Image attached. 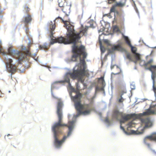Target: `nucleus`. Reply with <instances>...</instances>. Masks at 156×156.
Segmentation results:
<instances>
[{
  "instance_id": "f257e3e1",
  "label": "nucleus",
  "mask_w": 156,
  "mask_h": 156,
  "mask_svg": "<svg viewBox=\"0 0 156 156\" xmlns=\"http://www.w3.org/2000/svg\"><path fill=\"white\" fill-rule=\"evenodd\" d=\"M67 30L65 37L62 36L52 38L51 44L58 42L64 44H73V55L72 60L78 62L73 72H67L64 80L56 81L51 86L52 96L58 99L57 114L58 120L52 127L55 147H61L66 139L70 136L73 129L76 118L80 115L90 114L94 108L91 104L83 105L80 103L82 97L79 90L80 83L84 88L88 87V77L89 74L86 69L85 59L87 56L85 47H79L76 43L83 35H87L89 27H82L80 32L77 33L73 25H64Z\"/></svg>"
},
{
  "instance_id": "f03ea898",
  "label": "nucleus",
  "mask_w": 156,
  "mask_h": 156,
  "mask_svg": "<svg viewBox=\"0 0 156 156\" xmlns=\"http://www.w3.org/2000/svg\"><path fill=\"white\" fill-rule=\"evenodd\" d=\"M1 43L0 41V54L3 56L7 70L9 72L13 73L15 72L16 66L21 63L24 60L27 59V56L36 55L35 53L32 54L29 50L23 46L22 47V49L25 50L23 52L12 49L11 47L8 49L7 52L5 51L1 47Z\"/></svg>"
},
{
  "instance_id": "7ed1b4c3",
  "label": "nucleus",
  "mask_w": 156,
  "mask_h": 156,
  "mask_svg": "<svg viewBox=\"0 0 156 156\" xmlns=\"http://www.w3.org/2000/svg\"><path fill=\"white\" fill-rule=\"evenodd\" d=\"M152 102L149 108L146 110L143 113H140L136 114H133L137 119H140L141 122L145 124L144 128L142 129L141 131L136 132L133 130H131V133L127 132L124 129L123 127L122 126V124L127 121L133 115L129 114H124L122 113L119 112L118 110H116V119L120 121L121 129L126 135H129L130 134L138 135L142 134L144 131L145 129L146 128H148L151 126L153 124V122L151 120L150 118H144L143 116L148 115H156V105H153Z\"/></svg>"
},
{
  "instance_id": "20e7f679",
  "label": "nucleus",
  "mask_w": 156,
  "mask_h": 156,
  "mask_svg": "<svg viewBox=\"0 0 156 156\" xmlns=\"http://www.w3.org/2000/svg\"><path fill=\"white\" fill-rule=\"evenodd\" d=\"M127 58L129 60L133 61L136 64L139 62L140 66H144L146 69L149 70L151 72V77L153 80V88L155 95L156 97V65H151L153 61V59H151L146 63L144 61L142 60L140 55L137 57V58L132 59L130 55L129 54H127Z\"/></svg>"
},
{
  "instance_id": "39448f33",
  "label": "nucleus",
  "mask_w": 156,
  "mask_h": 156,
  "mask_svg": "<svg viewBox=\"0 0 156 156\" xmlns=\"http://www.w3.org/2000/svg\"><path fill=\"white\" fill-rule=\"evenodd\" d=\"M123 37L125 40L126 43L131 48V51L133 54V56H131V55L128 53H127L126 55H127V54H129L130 55L131 57L132 58V59H134L136 58H137V57L139 56L140 55L139 54L136 52L137 50L136 48L132 46L130 43V41L128 37L125 36H123Z\"/></svg>"
},
{
  "instance_id": "423d86ee",
  "label": "nucleus",
  "mask_w": 156,
  "mask_h": 156,
  "mask_svg": "<svg viewBox=\"0 0 156 156\" xmlns=\"http://www.w3.org/2000/svg\"><path fill=\"white\" fill-rule=\"evenodd\" d=\"M98 83L100 84L101 85V87H100L97 86L95 88V94L94 96L92 98L91 101H93L94 98L96 97V94L97 92L99 91H101L103 92L104 94H105V90L104 89V87L105 86V81L104 79L103 78L101 77L98 79Z\"/></svg>"
},
{
  "instance_id": "0eeeda50",
  "label": "nucleus",
  "mask_w": 156,
  "mask_h": 156,
  "mask_svg": "<svg viewBox=\"0 0 156 156\" xmlns=\"http://www.w3.org/2000/svg\"><path fill=\"white\" fill-rule=\"evenodd\" d=\"M104 42L106 43L108 45L111 46L112 49L108 48V54L113 53L114 51L115 50L120 51L122 49V47L120 44L112 46L110 44V41L107 39L104 40Z\"/></svg>"
},
{
  "instance_id": "6e6552de",
  "label": "nucleus",
  "mask_w": 156,
  "mask_h": 156,
  "mask_svg": "<svg viewBox=\"0 0 156 156\" xmlns=\"http://www.w3.org/2000/svg\"><path fill=\"white\" fill-rule=\"evenodd\" d=\"M149 140H154L156 141V133H154L151 135L146 136L144 140V142L148 147V148L151 150L150 144L148 142Z\"/></svg>"
},
{
  "instance_id": "1a4fd4ad",
  "label": "nucleus",
  "mask_w": 156,
  "mask_h": 156,
  "mask_svg": "<svg viewBox=\"0 0 156 156\" xmlns=\"http://www.w3.org/2000/svg\"><path fill=\"white\" fill-rule=\"evenodd\" d=\"M57 20V19H56L55 20V22H51L50 21L49 23L50 26V28L51 29L50 30V33L51 34V38L52 37H53V31H54L55 29V21Z\"/></svg>"
},
{
  "instance_id": "9d476101",
  "label": "nucleus",
  "mask_w": 156,
  "mask_h": 156,
  "mask_svg": "<svg viewBox=\"0 0 156 156\" xmlns=\"http://www.w3.org/2000/svg\"><path fill=\"white\" fill-rule=\"evenodd\" d=\"M32 18L31 16L29 15H27V16L24 17V22L26 24L30 22L31 21Z\"/></svg>"
},
{
  "instance_id": "9b49d317",
  "label": "nucleus",
  "mask_w": 156,
  "mask_h": 156,
  "mask_svg": "<svg viewBox=\"0 0 156 156\" xmlns=\"http://www.w3.org/2000/svg\"><path fill=\"white\" fill-rule=\"evenodd\" d=\"M58 5L59 7H64L67 5L65 0H58Z\"/></svg>"
},
{
  "instance_id": "f8f14e48",
  "label": "nucleus",
  "mask_w": 156,
  "mask_h": 156,
  "mask_svg": "<svg viewBox=\"0 0 156 156\" xmlns=\"http://www.w3.org/2000/svg\"><path fill=\"white\" fill-rule=\"evenodd\" d=\"M135 123L133 122L132 121L129 122L127 125V129L128 130H129L130 128H131L135 126Z\"/></svg>"
},
{
  "instance_id": "ddd939ff",
  "label": "nucleus",
  "mask_w": 156,
  "mask_h": 156,
  "mask_svg": "<svg viewBox=\"0 0 156 156\" xmlns=\"http://www.w3.org/2000/svg\"><path fill=\"white\" fill-rule=\"evenodd\" d=\"M104 122L106 124L107 126H110L112 123V121L109 120L108 118H106L104 121Z\"/></svg>"
},
{
  "instance_id": "4468645a",
  "label": "nucleus",
  "mask_w": 156,
  "mask_h": 156,
  "mask_svg": "<svg viewBox=\"0 0 156 156\" xmlns=\"http://www.w3.org/2000/svg\"><path fill=\"white\" fill-rule=\"evenodd\" d=\"M124 100V99H123V98L122 97V95L120 96V97H118L117 98V101L118 103H119L120 105L121 106H123V102Z\"/></svg>"
},
{
  "instance_id": "2eb2a0df",
  "label": "nucleus",
  "mask_w": 156,
  "mask_h": 156,
  "mask_svg": "<svg viewBox=\"0 0 156 156\" xmlns=\"http://www.w3.org/2000/svg\"><path fill=\"white\" fill-rule=\"evenodd\" d=\"M115 5L116 7H123L125 5V2H115Z\"/></svg>"
},
{
  "instance_id": "dca6fc26",
  "label": "nucleus",
  "mask_w": 156,
  "mask_h": 156,
  "mask_svg": "<svg viewBox=\"0 0 156 156\" xmlns=\"http://www.w3.org/2000/svg\"><path fill=\"white\" fill-rule=\"evenodd\" d=\"M113 31L114 32L117 33L120 32V31L118 27L115 25L113 27Z\"/></svg>"
},
{
  "instance_id": "f3484780",
  "label": "nucleus",
  "mask_w": 156,
  "mask_h": 156,
  "mask_svg": "<svg viewBox=\"0 0 156 156\" xmlns=\"http://www.w3.org/2000/svg\"><path fill=\"white\" fill-rule=\"evenodd\" d=\"M116 6L115 5V4L113 5L112 7L110 9V12H114L117 13L118 12L116 9Z\"/></svg>"
},
{
  "instance_id": "a211bd4d",
  "label": "nucleus",
  "mask_w": 156,
  "mask_h": 156,
  "mask_svg": "<svg viewBox=\"0 0 156 156\" xmlns=\"http://www.w3.org/2000/svg\"><path fill=\"white\" fill-rule=\"evenodd\" d=\"M39 48L40 49H47L48 48V47L47 44H45L43 45H40L39 46Z\"/></svg>"
},
{
  "instance_id": "6ab92c4d",
  "label": "nucleus",
  "mask_w": 156,
  "mask_h": 156,
  "mask_svg": "<svg viewBox=\"0 0 156 156\" xmlns=\"http://www.w3.org/2000/svg\"><path fill=\"white\" fill-rule=\"evenodd\" d=\"M130 87L132 90H134L136 88L135 83L134 82H132L130 84Z\"/></svg>"
},
{
  "instance_id": "aec40b11",
  "label": "nucleus",
  "mask_w": 156,
  "mask_h": 156,
  "mask_svg": "<svg viewBox=\"0 0 156 156\" xmlns=\"http://www.w3.org/2000/svg\"><path fill=\"white\" fill-rule=\"evenodd\" d=\"M100 47L102 53H104L106 50L105 48L101 45H100Z\"/></svg>"
},
{
  "instance_id": "412c9836",
  "label": "nucleus",
  "mask_w": 156,
  "mask_h": 156,
  "mask_svg": "<svg viewBox=\"0 0 156 156\" xmlns=\"http://www.w3.org/2000/svg\"><path fill=\"white\" fill-rule=\"evenodd\" d=\"M24 8L25 10L26 11V12H28L29 11L30 9L28 8V7L27 6H25Z\"/></svg>"
},
{
  "instance_id": "4be33fe9",
  "label": "nucleus",
  "mask_w": 156,
  "mask_h": 156,
  "mask_svg": "<svg viewBox=\"0 0 156 156\" xmlns=\"http://www.w3.org/2000/svg\"><path fill=\"white\" fill-rule=\"evenodd\" d=\"M108 3L109 4H111L113 2H115V1H112V0H108Z\"/></svg>"
},
{
  "instance_id": "5701e85b",
  "label": "nucleus",
  "mask_w": 156,
  "mask_h": 156,
  "mask_svg": "<svg viewBox=\"0 0 156 156\" xmlns=\"http://www.w3.org/2000/svg\"><path fill=\"white\" fill-rule=\"evenodd\" d=\"M102 36V34H100L99 35V40L100 41H101V37Z\"/></svg>"
},
{
  "instance_id": "b1692460",
  "label": "nucleus",
  "mask_w": 156,
  "mask_h": 156,
  "mask_svg": "<svg viewBox=\"0 0 156 156\" xmlns=\"http://www.w3.org/2000/svg\"><path fill=\"white\" fill-rule=\"evenodd\" d=\"M104 29H103L102 30L101 29V30H98V32H99V33H100V32H102L103 31H104Z\"/></svg>"
},
{
  "instance_id": "393cba45",
  "label": "nucleus",
  "mask_w": 156,
  "mask_h": 156,
  "mask_svg": "<svg viewBox=\"0 0 156 156\" xmlns=\"http://www.w3.org/2000/svg\"><path fill=\"white\" fill-rule=\"evenodd\" d=\"M115 66V65H111V68L112 69Z\"/></svg>"
},
{
  "instance_id": "a878e982",
  "label": "nucleus",
  "mask_w": 156,
  "mask_h": 156,
  "mask_svg": "<svg viewBox=\"0 0 156 156\" xmlns=\"http://www.w3.org/2000/svg\"><path fill=\"white\" fill-rule=\"evenodd\" d=\"M92 87V84L91 83H90V86L88 88L90 89Z\"/></svg>"
},
{
  "instance_id": "bb28decb",
  "label": "nucleus",
  "mask_w": 156,
  "mask_h": 156,
  "mask_svg": "<svg viewBox=\"0 0 156 156\" xmlns=\"http://www.w3.org/2000/svg\"><path fill=\"white\" fill-rule=\"evenodd\" d=\"M28 28H26V31L27 34V31H28Z\"/></svg>"
},
{
  "instance_id": "cd10ccee",
  "label": "nucleus",
  "mask_w": 156,
  "mask_h": 156,
  "mask_svg": "<svg viewBox=\"0 0 156 156\" xmlns=\"http://www.w3.org/2000/svg\"><path fill=\"white\" fill-rule=\"evenodd\" d=\"M30 44V41H29V43L28 44V48H29V45Z\"/></svg>"
},
{
  "instance_id": "c85d7f7f",
  "label": "nucleus",
  "mask_w": 156,
  "mask_h": 156,
  "mask_svg": "<svg viewBox=\"0 0 156 156\" xmlns=\"http://www.w3.org/2000/svg\"><path fill=\"white\" fill-rule=\"evenodd\" d=\"M141 100H143V101H146V100H147V99L144 98V99H141Z\"/></svg>"
},
{
  "instance_id": "c756f323",
  "label": "nucleus",
  "mask_w": 156,
  "mask_h": 156,
  "mask_svg": "<svg viewBox=\"0 0 156 156\" xmlns=\"http://www.w3.org/2000/svg\"><path fill=\"white\" fill-rule=\"evenodd\" d=\"M98 115H100V116H101V113H99Z\"/></svg>"
},
{
  "instance_id": "7c9ffc66",
  "label": "nucleus",
  "mask_w": 156,
  "mask_h": 156,
  "mask_svg": "<svg viewBox=\"0 0 156 156\" xmlns=\"http://www.w3.org/2000/svg\"><path fill=\"white\" fill-rule=\"evenodd\" d=\"M152 151H153V152L155 153L156 154V152H155V151L154 150H152Z\"/></svg>"
},
{
  "instance_id": "2f4dec72",
  "label": "nucleus",
  "mask_w": 156,
  "mask_h": 156,
  "mask_svg": "<svg viewBox=\"0 0 156 156\" xmlns=\"http://www.w3.org/2000/svg\"><path fill=\"white\" fill-rule=\"evenodd\" d=\"M132 0L133 1V2L135 5V2L133 0Z\"/></svg>"
},
{
  "instance_id": "473e14b6",
  "label": "nucleus",
  "mask_w": 156,
  "mask_h": 156,
  "mask_svg": "<svg viewBox=\"0 0 156 156\" xmlns=\"http://www.w3.org/2000/svg\"><path fill=\"white\" fill-rule=\"evenodd\" d=\"M136 12L137 13H138V10H137V9H136Z\"/></svg>"
},
{
  "instance_id": "72a5a7b5",
  "label": "nucleus",
  "mask_w": 156,
  "mask_h": 156,
  "mask_svg": "<svg viewBox=\"0 0 156 156\" xmlns=\"http://www.w3.org/2000/svg\"><path fill=\"white\" fill-rule=\"evenodd\" d=\"M63 10H64V9H62V11H63V12H64V13H65V12L63 11Z\"/></svg>"
},
{
  "instance_id": "f704fd0d",
  "label": "nucleus",
  "mask_w": 156,
  "mask_h": 156,
  "mask_svg": "<svg viewBox=\"0 0 156 156\" xmlns=\"http://www.w3.org/2000/svg\"><path fill=\"white\" fill-rule=\"evenodd\" d=\"M92 26H93V24H92V25H90V27H92Z\"/></svg>"
},
{
  "instance_id": "c9c22d12",
  "label": "nucleus",
  "mask_w": 156,
  "mask_h": 156,
  "mask_svg": "<svg viewBox=\"0 0 156 156\" xmlns=\"http://www.w3.org/2000/svg\"><path fill=\"white\" fill-rule=\"evenodd\" d=\"M107 55H105V57L107 56Z\"/></svg>"
},
{
  "instance_id": "e433bc0d",
  "label": "nucleus",
  "mask_w": 156,
  "mask_h": 156,
  "mask_svg": "<svg viewBox=\"0 0 156 156\" xmlns=\"http://www.w3.org/2000/svg\"><path fill=\"white\" fill-rule=\"evenodd\" d=\"M41 65L42 66H44V65H43L42 64H41Z\"/></svg>"
},
{
  "instance_id": "4c0bfd02",
  "label": "nucleus",
  "mask_w": 156,
  "mask_h": 156,
  "mask_svg": "<svg viewBox=\"0 0 156 156\" xmlns=\"http://www.w3.org/2000/svg\"><path fill=\"white\" fill-rule=\"evenodd\" d=\"M66 15L67 16H68V15L66 14Z\"/></svg>"
},
{
  "instance_id": "58836bf2",
  "label": "nucleus",
  "mask_w": 156,
  "mask_h": 156,
  "mask_svg": "<svg viewBox=\"0 0 156 156\" xmlns=\"http://www.w3.org/2000/svg\"><path fill=\"white\" fill-rule=\"evenodd\" d=\"M116 67H117V68H118V66H116Z\"/></svg>"
},
{
  "instance_id": "ea45409f",
  "label": "nucleus",
  "mask_w": 156,
  "mask_h": 156,
  "mask_svg": "<svg viewBox=\"0 0 156 156\" xmlns=\"http://www.w3.org/2000/svg\"><path fill=\"white\" fill-rule=\"evenodd\" d=\"M9 93L10 92V90H9Z\"/></svg>"
},
{
  "instance_id": "a19ab883",
  "label": "nucleus",
  "mask_w": 156,
  "mask_h": 156,
  "mask_svg": "<svg viewBox=\"0 0 156 156\" xmlns=\"http://www.w3.org/2000/svg\"><path fill=\"white\" fill-rule=\"evenodd\" d=\"M135 69H136V67H135Z\"/></svg>"
},
{
  "instance_id": "79ce46f5",
  "label": "nucleus",
  "mask_w": 156,
  "mask_h": 156,
  "mask_svg": "<svg viewBox=\"0 0 156 156\" xmlns=\"http://www.w3.org/2000/svg\"><path fill=\"white\" fill-rule=\"evenodd\" d=\"M48 68H50V67H49V66H48Z\"/></svg>"
},
{
  "instance_id": "37998d69",
  "label": "nucleus",
  "mask_w": 156,
  "mask_h": 156,
  "mask_svg": "<svg viewBox=\"0 0 156 156\" xmlns=\"http://www.w3.org/2000/svg\"><path fill=\"white\" fill-rule=\"evenodd\" d=\"M154 48H156V47H154Z\"/></svg>"
},
{
  "instance_id": "c03bdc74",
  "label": "nucleus",
  "mask_w": 156,
  "mask_h": 156,
  "mask_svg": "<svg viewBox=\"0 0 156 156\" xmlns=\"http://www.w3.org/2000/svg\"><path fill=\"white\" fill-rule=\"evenodd\" d=\"M102 64H103V62H102Z\"/></svg>"
},
{
  "instance_id": "a18cd8bd",
  "label": "nucleus",
  "mask_w": 156,
  "mask_h": 156,
  "mask_svg": "<svg viewBox=\"0 0 156 156\" xmlns=\"http://www.w3.org/2000/svg\"><path fill=\"white\" fill-rule=\"evenodd\" d=\"M9 135V134H8V136Z\"/></svg>"
}]
</instances>
